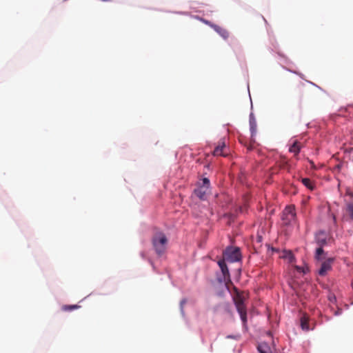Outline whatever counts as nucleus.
Instances as JSON below:
<instances>
[{"label": "nucleus", "mask_w": 353, "mask_h": 353, "mask_svg": "<svg viewBox=\"0 0 353 353\" xmlns=\"http://www.w3.org/2000/svg\"><path fill=\"white\" fill-rule=\"evenodd\" d=\"M217 264L221 270V275L217 276L219 283H225L226 290L231 294L234 305L238 312L243 326L246 327L248 322V309L246 305L245 296L235 287H234V293L230 292L228 283H231L230 271L225 259H219Z\"/></svg>", "instance_id": "nucleus-1"}, {"label": "nucleus", "mask_w": 353, "mask_h": 353, "mask_svg": "<svg viewBox=\"0 0 353 353\" xmlns=\"http://www.w3.org/2000/svg\"><path fill=\"white\" fill-rule=\"evenodd\" d=\"M167 243L168 239L163 232H157L152 237V245L159 256L164 253Z\"/></svg>", "instance_id": "nucleus-2"}, {"label": "nucleus", "mask_w": 353, "mask_h": 353, "mask_svg": "<svg viewBox=\"0 0 353 353\" xmlns=\"http://www.w3.org/2000/svg\"><path fill=\"white\" fill-rule=\"evenodd\" d=\"M242 255L239 247L228 246L223 252V259L231 263L239 262L241 260Z\"/></svg>", "instance_id": "nucleus-3"}, {"label": "nucleus", "mask_w": 353, "mask_h": 353, "mask_svg": "<svg viewBox=\"0 0 353 353\" xmlns=\"http://www.w3.org/2000/svg\"><path fill=\"white\" fill-rule=\"evenodd\" d=\"M213 312L217 315H232V305L228 302H221L213 307Z\"/></svg>", "instance_id": "nucleus-4"}, {"label": "nucleus", "mask_w": 353, "mask_h": 353, "mask_svg": "<svg viewBox=\"0 0 353 353\" xmlns=\"http://www.w3.org/2000/svg\"><path fill=\"white\" fill-rule=\"evenodd\" d=\"M282 219L286 226L293 225L296 223V212L294 210L290 207L286 208Z\"/></svg>", "instance_id": "nucleus-5"}, {"label": "nucleus", "mask_w": 353, "mask_h": 353, "mask_svg": "<svg viewBox=\"0 0 353 353\" xmlns=\"http://www.w3.org/2000/svg\"><path fill=\"white\" fill-rule=\"evenodd\" d=\"M314 241L317 248H322L327 244V234L325 230H319L314 234Z\"/></svg>", "instance_id": "nucleus-6"}, {"label": "nucleus", "mask_w": 353, "mask_h": 353, "mask_svg": "<svg viewBox=\"0 0 353 353\" xmlns=\"http://www.w3.org/2000/svg\"><path fill=\"white\" fill-rule=\"evenodd\" d=\"M334 261L333 258H327L325 261L320 262V268L318 270V274L320 276H325L327 271L332 268V263Z\"/></svg>", "instance_id": "nucleus-7"}, {"label": "nucleus", "mask_w": 353, "mask_h": 353, "mask_svg": "<svg viewBox=\"0 0 353 353\" xmlns=\"http://www.w3.org/2000/svg\"><path fill=\"white\" fill-rule=\"evenodd\" d=\"M249 123L251 139H253L256 134L257 125L255 117L252 112H251L249 116Z\"/></svg>", "instance_id": "nucleus-8"}, {"label": "nucleus", "mask_w": 353, "mask_h": 353, "mask_svg": "<svg viewBox=\"0 0 353 353\" xmlns=\"http://www.w3.org/2000/svg\"><path fill=\"white\" fill-rule=\"evenodd\" d=\"M314 259L317 262H322L325 261L327 254L322 248H316L314 252Z\"/></svg>", "instance_id": "nucleus-9"}, {"label": "nucleus", "mask_w": 353, "mask_h": 353, "mask_svg": "<svg viewBox=\"0 0 353 353\" xmlns=\"http://www.w3.org/2000/svg\"><path fill=\"white\" fill-rule=\"evenodd\" d=\"M212 28L224 40H227L228 39L229 33L225 28L216 24L212 26Z\"/></svg>", "instance_id": "nucleus-10"}, {"label": "nucleus", "mask_w": 353, "mask_h": 353, "mask_svg": "<svg viewBox=\"0 0 353 353\" xmlns=\"http://www.w3.org/2000/svg\"><path fill=\"white\" fill-rule=\"evenodd\" d=\"M226 144L224 141L219 143L218 145L215 147L212 154L214 156H223L226 157V154L223 152V150L225 148Z\"/></svg>", "instance_id": "nucleus-11"}, {"label": "nucleus", "mask_w": 353, "mask_h": 353, "mask_svg": "<svg viewBox=\"0 0 353 353\" xmlns=\"http://www.w3.org/2000/svg\"><path fill=\"white\" fill-rule=\"evenodd\" d=\"M208 189L204 188L202 187L197 186L194 190V194L199 198L201 200H205L206 199V194Z\"/></svg>", "instance_id": "nucleus-12"}, {"label": "nucleus", "mask_w": 353, "mask_h": 353, "mask_svg": "<svg viewBox=\"0 0 353 353\" xmlns=\"http://www.w3.org/2000/svg\"><path fill=\"white\" fill-rule=\"evenodd\" d=\"M256 348L259 353H272L271 347L265 342L259 343Z\"/></svg>", "instance_id": "nucleus-13"}, {"label": "nucleus", "mask_w": 353, "mask_h": 353, "mask_svg": "<svg viewBox=\"0 0 353 353\" xmlns=\"http://www.w3.org/2000/svg\"><path fill=\"white\" fill-rule=\"evenodd\" d=\"M301 150V145L300 143L295 140L293 141L292 144L290 145L289 148V151L290 152H293L295 154H298L300 152Z\"/></svg>", "instance_id": "nucleus-14"}, {"label": "nucleus", "mask_w": 353, "mask_h": 353, "mask_svg": "<svg viewBox=\"0 0 353 353\" xmlns=\"http://www.w3.org/2000/svg\"><path fill=\"white\" fill-rule=\"evenodd\" d=\"M302 183L309 190H314L315 189L314 183L308 178H301Z\"/></svg>", "instance_id": "nucleus-15"}, {"label": "nucleus", "mask_w": 353, "mask_h": 353, "mask_svg": "<svg viewBox=\"0 0 353 353\" xmlns=\"http://www.w3.org/2000/svg\"><path fill=\"white\" fill-rule=\"evenodd\" d=\"M198 186L207 188L209 190L210 188V179L208 177H203L201 179V181L199 183Z\"/></svg>", "instance_id": "nucleus-16"}, {"label": "nucleus", "mask_w": 353, "mask_h": 353, "mask_svg": "<svg viewBox=\"0 0 353 353\" xmlns=\"http://www.w3.org/2000/svg\"><path fill=\"white\" fill-rule=\"evenodd\" d=\"M300 325L301 329L304 331H309L310 330L309 323L305 316L301 319Z\"/></svg>", "instance_id": "nucleus-17"}, {"label": "nucleus", "mask_w": 353, "mask_h": 353, "mask_svg": "<svg viewBox=\"0 0 353 353\" xmlns=\"http://www.w3.org/2000/svg\"><path fill=\"white\" fill-rule=\"evenodd\" d=\"M79 307L80 306L79 305H64L62 307V310L66 312H70Z\"/></svg>", "instance_id": "nucleus-18"}, {"label": "nucleus", "mask_w": 353, "mask_h": 353, "mask_svg": "<svg viewBox=\"0 0 353 353\" xmlns=\"http://www.w3.org/2000/svg\"><path fill=\"white\" fill-rule=\"evenodd\" d=\"M283 257L288 259L290 262H292L294 259L293 254L290 251H285Z\"/></svg>", "instance_id": "nucleus-19"}, {"label": "nucleus", "mask_w": 353, "mask_h": 353, "mask_svg": "<svg viewBox=\"0 0 353 353\" xmlns=\"http://www.w3.org/2000/svg\"><path fill=\"white\" fill-rule=\"evenodd\" d=\"M327 299H328L330 303L332 304H335L336 303V297L335 294L331 292L329 293V294L327 296Z\"/></svg>", "instance_id": "nucleus-20"}, {"label": "nucleus", "mask_w": 353, "mask_h": 353, "mask_svg": "<svg viewBox=\"0 0 353 353\" xmlns=\"http://www.w3.org/2000/svg\"><path fill=\"white\" fill-rule=\"evenodd\" d=\"M186 302H187V299H183L180 301V311H181V314L182 316H183V317L185 316L183 305L186 303Z\"/></svg>", "instance_id": "nucleus-21"}, {"label": "nucleus", "mask_w": 353, "mask_h": 353, "mask_svg": "<svg viewBox=\"0 0 353 353\" xmlns=\"http://www.w3.org/2000/svg\"><path fill=\"white\" fill-rule=\"evenodd\" d=\"M347 210L351 219L353 220V204L352 203L347 204Z\"/></svg>", "instance_id": "nucleus-22"}, {"label": "nucleus", "mask_w": 353, "mask_h": 353, "mask_svg": "<svg viewBox=\"0 0 353 353\" xmlns=\"http://www.w3.org/2000/svg\"><path fill=\"white\" fill-rule=\"evenodd\" d=\"M201 21H203L204 23L208 25L211 28H212V26L214 25V23H212L211 21H210L208 20L204 19H201Z\"/></svg>", "instance_id": "nucleus-23"}, {"label": "nucleus", "mask_w": 353, "mask_h": 353, "mask_svg": "<svg viewBox=\"0 0 353 353\" xmlns=\"http://www.w3.org/2000/svg\"><path fill=\"white\" fill-rule=\"evenodd\" d=\"M342 314V309L341 307H337V310L334 311V314L335 316H340Z\"/></svg>", "instance_id": "nucleus-24"}, {"label": "nucleus", "mask_w": 353, "mask_h": 353, "mask_svg": "<svg viewBox=\"0 0 353 353\" xmlns=\"http://www.w3.org/2000/svg\"><path fill=\"white\" fill-rule=\"evenodd\" d=\"M227 339H237L239 338L238 335H232L230 334L226 336Z\"/></svg>", "instance_id": "nucleus-25"}, {"label": "nucleus", "mask_w": 353, "mask_h": 353, "mask_svg": "<svg viewBox=\"0 0 353 353\" xmlns=\"http://www.w3.org/2000/svg\"><path fill=\"white\" fill-rule=\"evenodd\" d=\"M175 14H181V15H185L187 14L185 12L179 11V12H174Z\"/></svg>", "instance_id": "nucleus-26"}, {"label": "nucleus", "mask_w": 353, "mask_h": 353, "mask_svg": "<svg viewBox=\"0 0 353 353\" xmlns=\"http://www.w3.org/2000/svg\"><path fill=\"white\" fill-rule=\"evenodd\" d=\"M140 256H141V257L143 259H146L145 254V252H141L140 253Z\"/></svg>", "instance_id": "nucleus-27"}, {"label": "nucleus", "mask_w": 353, "mask_h": 353, "mask_svg": "<svg viewBox=\"0 0 353 353\" xmlns=\"http://www.w3.org/2000/svg\"><path fill=\"white\" fill-rule=\"evenodd\" d=\"M148 261H149L150 263L152 265L153 269H154V266L153 263L152 262V261L150 260V259Z\"/></svg>", "instance_id": "nucleus-28"}, {"label": "nucleus", "mask_w": 353, "mask_h": 353, "mask_svg": "<svg viewBox=\"0 0 353 353\" xmlns=\"http://www.w3.org/2000/svg\"><path fill=\"white\" fill-rule=\"evenodd\" d=\"M261 240H262V237H261V236H258V241H259V242H261Z\"/></svg>", "instance_id": "nucleus-29"}, {"label": "nucleus", "mask_w": 353, "mask_h": 353, "mask_svg": "<svg viewBox=\"0 0 353 353\" xmlns=\"http://www.w3.org/2000/svg\"><path fill=\"white\" fill-rule=\"evenodd\" d=\"M302 272H303V274H306V272H307V271L303 270H302Z\"/></svg>", "instance_id": "nucleus-30"}, {"label": "nucleus", "mask_w": 353, "mask_h": 353, "mask_svg": "<svg viewBox=\"0 0 353 353\" xmlns=\"http://www.w3.org/2000/svg\"><path fill=\"white\" fill-rule=\"evenodd\" d=\"M345 307H346V309H348L349 308V305H345Z\"/></svg>", "instance_id": "nucleus-31"}, {"label": "nucleus", "mask_w": 353, "mask_h": 353, "mask_svg": "<svg viewBox=\"0 0 353 353\" xmlns=\"http://www.w3.org/2000/svg\"><path fill=\"white\" fill-rule=\"evenodd\" d=\"M333 219H334V221L336 222V217L335 216L333 217Z\"/></svg>", "instance_id": "nucleus-32"}, {"label": "nucleus", "mask_w": 353, "mask_h": 353, "mask_svg": "<svg viewBox=\"0 0 353 353\" xmlns=\"http://www.w3.org/2000/svg\"><path fill=\"white\" fill-rule=\"evenodd\" d=\"M219 296H222V294L221 292L219 293Z\"/></svg>", "instance_id": "nucleus-33"}]
</instances>
